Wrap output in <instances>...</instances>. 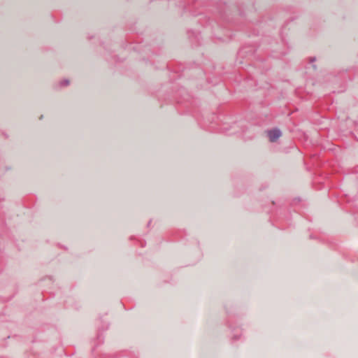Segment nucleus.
<instances>
[{
	"mask_svg": "<svg viewBox=\"0 0 358 358\" xmlns=\"http://www.w3.org/2000/svg\"><path fill=\"white\" fill-rule=\"evenodd\" d=\"M281 136V132L278 129L271 130L268 132V137L271 142L276 141Z\"/></svg>",
	"mask_w": 358,
	"mask_h": 358,
	"instance_id": "nucleus-1",
	"label": "nucleus"
}]
</instances>
